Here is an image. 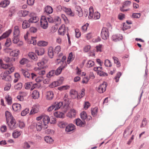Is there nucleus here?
Listing matches in <instances>:
<instances>
[{"instance_id":"1","label":"nucleus","mask_w":149,"mask_h":149,"mask_svg":"<svg viewBox=\"0 0 149 149\" xmlns=\"http://www.w3.org/2000/svg\"><path fill=\"white\" fill-rule=\"evenodd\" d=\"M14 69L15 68L14 67H12L8 70L5 71L2 76V79L6 81L9 80L11 79V77L8 75L14 72Z\"/></svg>"},{"instance_id":"2","label":"nucleus","mask_w":149,"mask_h":149,"mask_svg":"<svg viewBox=\"0 0 149 149\" xmlns=\"http://www.w3.org/2000/svg\"><path fill=\"white\" fill-rule=\"evenodd\" d=\"M40 26L44 29H47L48 26V23L46 17L44 16H42L40 20Z\"/></svg>"},{"instance_id":"3","label":"nucleus","mask_w":149,"mask_h":149,"mask_svg":"<svg viewBox=\"0 0 149 149\" xmlns=\"http://www.w3.org/2000/svg\"><path fill=\"white\" fill-rule=\"evenodd\" d=\"M101 36L102 39L104 40H107L109 38L108 30L106 28H103L102 30Z\"/></svg>"},{"instance_id":"4","label":"nucleus","mask_w":149,"mask_h":149,"mask_svg":"<svg viewBox=\"0 0 149 149\" xmlns=\"http://www.w3.org/2000/svg\"><path fill=\"white\" fill-rule=\"evenodd\" d=\"M7 122L8 127L10 130H13L16 128L17 124H16V121L14 119H10L9 121Z\"/></svg>"},{"instance_id":"5","label":"nucleus","mask_w":149,"mask_h":149,"mask_svg":"<svg viewBox=\"0 0 149 149\" xmlns=\"http://www.w3.org/2000/svg\"><path fill=\"white\" fill-rule=\"evenodd\" d=\"M107 85V83L104 82L102 84H100L97 88H96V90L100 93H102L105 91Z\"/></svg>"},{"instance_id":"6","label":"nucleus","mask_w":149,"mask_h":149,"mask_svg":"<svg viewBox=\"0 0 149 149\" xmlns=\"http://www.w3.org/2000/svg\"><path fill=\"white\" fill-rule=\"evenodd\" d=\"M131 2L129 1H127L125 2H124L123 3L122 7L120 8V10L121 11L123 12H124L130 10V8L124 9V8L129 7L131 5Z\"/></svg>"},{"instance_id":"7","label":"nucleus","mask_w":149,"mask_h":149,"mask_svg":"<svg viewBox=\"0 0 149 149\" xmlns=\"http://www.w3.org/2000/svg\"><path fill=\"white\" fill-rule=\"evenodd\" d=\"M43 122V123L44 127L45 129H47L48 127L47 124L50 121V118L47 115H45L42 116Z\"/></svg>"},{"instance_id":"8","label":"nucleus","mask_w":149,"mask_h":149,"mask_svg":"<svg viewBox=\"0 0 149 149\" xmlns=\"http://www.w3.org/2000/svg\"><path fill=\"white\" fill-rule=\"evenodd\" d=\"M111 39L114 42H116L122 40L123 36L121 34H118L113 35Z\"/></svg>"},{"instance_id":"9","label":"nucleus","mask_w":149,"mask_h":149,"mask_svg":"<svg viewBox=\"0 0 149 149\" xmlns=\"http://www.w3.org/2000/svg\"><path fill=\"white\" fill-rule=\"evenodd\" d=\"M75 127L72 124H70L67 125L65 127V131L69 132L74 130L75 129Z\"/></svg>"},{"instance_id":"10","label":"nucleus","mask_w":149,"mask_h":149,"mask_svg":"<svg viewBox=\"0 0 149 149\" xmlns=\"http://www.w3.org/2000/svg\"><path fill=\"white\" fill-rule=\"evenodd\" d=\"M13 65L12 64H4L2 59H0V68L6 69L9 67L12 66Z\"/></svg>"},{"instance_id":"11","label":"nucleus","mask_w":149,"mask_h":149,"mask_svg":"<svg viewBox=\"0 0 149 149\" xmlns=\"http://www.w3.org/2000/svg\"><path fill=\"white\" fill-rule=\"evenodd\" d=\"M75 10L77 12L76 13L79 17H81L83 16V14L82 10L79 6H75Z\"/></svg>"},{"instance_id":"12","label":"nucleus","mask_w":149,"mask_h":149,"mask_svg":"<svg viewBox=\"0 0 149 149\" xmlns=\"http://www.w3.org/2000/svg\"><path fill=\"white\" fill-rule=\"evenodd\" d=\"M13 109L15 111L19 112L20 111L21 109V105L17 103L13 104L12 106Z\"/></svg>"},{"instance_id":"13","label":"nucleus","mask_w":149,"mask_h":149,"mask_svg":"<svg viewBox=\"0 0 149 149\" xmlns=\"http://www.w3.org/2000/svg\"><path fill=\"white\" fill-rule=\"evenodd\" d=\"M31 75L32 79H35L36 81L37 82H41L43 79V77H38L36 78V75L33 73H32Z\"/></svg>"},{"instance_id":"14","label":"nucleus","mask_w":149,"mask_h":149,"mask_svg":"<svg viewBox=\"0 0 149 149\" xmlns=\"http://www.w3.org/2000/svg\"><path fill=\"white\" fill-rule=\"evenodd\" d=\"M34 125L36 126V127L38 131H40L42 127V123L41 121L37 122L36 123H34Z\"/></svg>"},{"instance_id":"15","label":"nucleus","mask_w":149,"mask_h":149,"mask_svg":"<svg viewBox=\"0 0 149 149\" xmlns=\"http://www.w3.org/2000/svg\"><path fill=\"white\" fill-rule=\"evenodd\" d=\"M75 123L77 126H79L80 127H84L85 124L84 121L82 122L79 118L76 119L75 120Z\"/></svg>"},{"instance_id":"16","label":"nucleus","mask_w":149,"mask_h":149,"mask_svg":"<svg viewBox=\"0 0 149 149\" xmlns=\"http://www.w3.org/2000/svg\"><path fill=\"white\" fill-rule=\"evenodd\" d=\"M63 11L66 13L68 15L70 16H74V14L72 13L71 9L69 8H67L66 7H63Z\"/></svg>"},{"instance_id":"17","label":"nucleus","mask_w":149,"mask_h":149,"mask_svg":"<svg viewBox=\"0 0 149 149\" xmlns=\"http://www.w3.org/2000/svg\"><path fill=\"white\" fill-rule=\"evenodd\" d=\"M130 129V127L129 126L125 129L123 134V136L124 138H127L130 135L129 132Z\"/></svg>"},{"instance_id":"18","label":"nucleus","mask_w":149,"mask_h":149,"mask_svg":"<svg viewBox=\"0 0 149 149\" xmlns=\"http://www.w3.org/2000/svg\"><path fill=\"white\" fill-rule=\"evenodd\" d=\"M30 23L29 20H24L22 24V28L23 29H26L30 27Z\"/></svg>"},{"instance_id":"19","label":"nucleus","mask_w":149,"mask_h":149,"mask_svg":"<svg viewBox=\"0 0 149 149\" xmlns=\"http://www.w3.org/2000/svg\"><path fill=\"white\" fill-rule=\"evenodd\" d=\"M12 30L9 29L7 31L4 33L3 35L0 37V40L3 38H5L8 37L11 33Z\"/></svg>"},{"instance_id":"20","label":"nucleus","mask_w":149,"mask_h":149,"mask_svg":"<svg viewBox=\"0 0 149 149\" xmlns=\"http://www.w3.org/2000/svg\"><path fill=\"white\" fill-rule=\"evenodd\" d=\"M46 99L47 100H52L54 97V94L52 91L47 92L46 95Z\"/></svg>"},{"instance_id":"21","label":"nucleus","mask_w":149,"mask_h":149,"mask_svg":"<svg viewBox=\"0 0 149 149\" xmlns=\"http://www.w3.org/2000/svg\"><path fill=\"white\" fill-rule=\"evenodd\" d=\"M53 11L52 8L50 6H48L45 8V12L47 15L52 13Z\"/></svg>"},{"instance_id":"22","label":"nucleus","mask_w":149,"mask_h":149,"mask_svg":"<svg viewBox=\"0 0 149 149\" xmlns=\"http://www.w3.org/2000/svg\"><path fill=\"white\" fill-rule=\"evenodd\" d=\"M65 26L62 25L59 28L58 30L59 34L63 36L65 33Z\"/></svg>"},{"instance_id":"23","label":"nucleus","mask_w":149,"mask_h":149,"mask_svg":"<svg viewBox=\"0 0 149 149\" xmlns=\"http://www.w3.org/2000/svg\"><path fill=\"white\" fill-rule=\"evenodd\" d=\"M54 104L55 107V110H58L63 105V103L62 102H55Z\"/></svg>"},{"instance_id":"24","label":"nucleus","mask_w":149,"mask_h":149,"mask_svg":"<svg viewBox=\"0 0 149 149\" xmlns=\"http://www.w3.org/2000/svg\"><path fill=\"white\" fill-rule=\"evenodd\" d=\"M28 56L30 58L34 61H36L38 60V57L33 52H31L29 53L28 54Z\"/></svg>"},{"instance_id":"25","label":"nucleus","mask_w":149,"mask_h":149,"mask_svg":"<svg viewBox=\"0 0 149 149\" xmlns=\"http://www.w3.org/2000/svg\"><path fill=\"white\" fill-rule=\"evenodd\" d=\"M5 115L6 118L7 122H8V121H9L10 119H14L10 112L8 111H6Z\"/></svg>"},{"instance_id":"26","label":"nucleus","mask_w":149,"mask_h":149,"mask_svg":"<svg viewBox=\"0 0 149 149\" xmlns=\"http://www.w3.org/2000/svg\"><path fill=\"white\" fill-rule=\"evenodd\" d=\"M19 51L18 49L13 50L10 52V56H17L19 54Z\"/></svg>"},{"instance_id":"27","label":"nucleus","mask_w":149,"mask_h":149,"mask_svg":"<svg viewBox=\"0 0 149 149\" xmlns=\"http://www.w3.org/2000/svg\"><path fill=\"white\" fill-rule=\"evenodd\" d=\"M54 53V52L53 51V48L52 47H50L48 49V54L50 58H53Z\"/></svg>"},{"instance_id":"28","label":"nucleus","mask_w":149,"mask_h":149,"mask_svg":"<svg viewBox=\"0 0 149 149\" xmlns=\"http://www.w3.org/2000/svg\"><path fill=\"white\" fill-rule=\"evenodd\" d=\"M70 95H72V97L73 98H75L77 97L79 98V95L78 94L77 92L74 90H72L70 92Z\"/></svg>"},{"instance_id":"29","label":"nucleus","mask_w":149,"mask_h":149,"mask_svg":"<svg viewBox=\"0 0 149 149\" xmlns=\"http://www.w3.org/2000/svg\"><path fill=\"white\" fill-rule=\"evenodd\" d=\"M9 1H8L4 0L0 3V6L3 8L6 7L9 4Z\"/></svg>"},{"instance_id":"30","label":"nucleus","mask_w":149,"mask_h":149,"mask_svg":"<svg viewBox=\"0 0 149 149\" xmlns=\"http://www.w3.org/2000/svg\"><path fill=\"white\" fill-rule=\"evenodd\" d=\"M22 133L21 131L15 130L13 133V136L15 138H17L21 135Z\"/></svg>"},{"instance_id":"31","label":"nucleus","mask_w":149,"mask_h":149,"mask_svg":"<svg viewBox=\"0 0 149 149\" xmlns=\"http://www.w3.org/2000/svg\"><path fill=\"white\" fill-rule=\"evenodd\" d=\"M55 116L57 118H63L64 117V114L62 112H56L54 113Z\"/></svg>"},{"instance_id":"32","label":"nucleus","mask_w":149,"mask_h":149,"mask_svg":"<svg viewBox=\"0 0 149 149\" xmlns=\"http://www.w3.org/2000/svg\"><path fill=\"white\" fill-rule=\"evenodd\" d=\"M20 31L19 27L18 26H15L14 27L13 31V35L19 36Z\"/></svg>"},{"instance_id":"33","label":"nucleus","mask_w":149,"mask_h":149,"mask_svg":"<svg viewBox=\"0 0 149 149\" xmlns=\"http://www.w3.org/2000/svg\"><path fill=\"white\" fill-rule=\"evenodd\" d=\"M38 18L36 16H33L30 18L29 21L30 23H36L38 21Z\"/></svg>"},{"instance_id":"34","label":"nucleus","mask_w":149,"mask_h":149,"mask_svg":"<svg viewBox=\"0 0 149 149\" xmlns=\"http://www.w3.org/2000/svg\"><path fill=\"white\" fill-rule=\"evenodd\" d=\"M44 139L45 141L49 144L52 143L54 141L53 139L50 136H46L45 137Z\"/></svg>"},{"instance_id":"35","label":"nucleus","mask_w":149,"mask_h":149,"mask_svg":"<svg viewBox=\"0 0 149 149\" xmlns=\"http://www.w3.org/2000/svg\"><path fill=\"white\" fill-rule=\"evenodd\" d=\"M65 67V66H61L59 67L56 70V71H55V74L56 75H58L60 74L62 70Z\"/></svg>"},{"instance_id":"36","label":"nucleus","mask_w":149,"mask_h":149,"mask_svg":"<svg viewBox=\"0 0 149 149\" xmlns=\"http://www.w3.org/2000/svg\"><path fill=\"white\" fill-rule=\"evenodd\" d=\"M5 98L9 105H10L12 104V98L9 95H7L5 96Z\"/></svg>"},{"instance_id":"37","label":"nucleus","mask_w":149,"mask_h":149,"mask_svg":"<svg viewBox=\"0 0 149 149\" xmlns=\"http://www.w3.org/2000/svg\"><path fill=\"white\" fill-rule=\"evenodd\" d=\"M74 56H73V53L72 52H70L68 57V58L67 60V63L69 64L71 61H72L74 58Z\"/></svg>"},{"instance_id":"38","label":"nucleus","mask_w":149,"mask_h":149,"mask_svg":"<svg viewBox=\"0 0 149 149\" xmlns=\"http://www.w3.org/2000/svg\"><path fill=\"white\" fill-rule=\"evenodd\" d=\"M93 10L92 7H91L89 9V15L88 18L90 19L93 18Z\"/></svg>"},{"instance_id":"39","label":"nucleus","mask_w":149,"mask_h":149,"mask_svg":"<svg viewBox=\"0 0 149 149\" xmlns=\"http://www.w3.org/2000/svg\"><path fill=\"white\" fill-rule=\"evenodd\" d=\"M39 93L37 91L35 90L33 92L32 95L33 99H36L39 97Z\"/></svg>"},{"instance_id":"40","label":"nucleus","mask_w":149,"mask_h":149,"mask_svg":"<svg viewBox=\"0 0 149 149\" xmlns=\"http://www.w3.org/2000/svg\"><path fill=\"white\" fill-rule=\"evenodd\" d=\"M114 60V63L116 64V66L117 67H119L120 66V62L118 59L116 57L114 56L113 57Z\"/></svg>"},{"instance_id":"41","label":"nucleus","mask_w":149,"mask_h":149,"mask_svg":"<svg viewBox=\"0 0 149 149\" xmlns=\"http://www.w3.org/2000/svg\"><path fill=\"white\" fill-rule=\"evenodd\" d=\"M55 74V70H52L49 71L47 75V77L48 78H50L54 76Z\"/></svg>"},{"instance_id":"42","label":"nucleus","mask_w":149,"mask_h":149,"mask_svg":"<svg viewBox=\"0 0 149 149\" xmlns=\"http://www.w3.org/2000/svg\"><path fill=\"white\" fill-rule=\"evenodd\" d=\"M21 71L23 75L25 77L29 78L30 76L29 73L27 71L24 70L22 69Z\"/></svg>"},{"instance_id":"43","label":"nucleus","mask_w":149,"mask_h":149,"mask_svg":"<svg viewBox=\"0 0 149 149\" xmlns=\"http://www.w3.org/2000/svg\"><path fill=\"white\" fill-rule=\"evenodd\" d=\"M19 36L13 35L12 39V41L14 43H17L19 42Z\"/></svg>"},{"instance_id":"44","label":"nucleus","mask_w":149,"mask_h":149,"mask_svg":"<svg viewBox=\"0 0 149 149\" xmlns=\"http://www.w3.org/2000/svg\"><path fill=\"white\" fill-rule=\"evenodd\" d=\"M37 45L39 46H45L48 45V42H47L42 41L38 42Z\"/></svg>"},{"instance_id":"45","label":"nucleus","mask_w":149,"mask_h":149,"mask_svg":"<svg viewBox=\"0 0 149 149\" xmlns=\"http://www.w3.org/2000/svg\"><path fill=\"white\" fill-rule=\"evenodd\" d=\"M70 88V86H63L58 87V89L60 91H62L63 90L69 89Z\"/></svg>"},{"instance_id":"46","label":"nucleus","mask_w":149,"mask_h":149,"mask_svg":"<svg viewBox=\"0 0 149 149\" xmlns=\"http://www.w3.org/2000/svg\"><path fill=\"white\" fill-rule=\"evenodd\" d=\"M44 53V50L43 49H39L36 50V53L38 56L43 55Z\"/></svg>"},{"instance_id":"47","label":"nucleus","mask_w":149,"mask_h":149,"mask_svg":"<svg viewBox=\"0 0 149 149\" xmlns=\"http://www.w3.org/2000/svg\"><path fill=\"white\" fill-rule=\"evenodd\" d=\"M94 65V62L92 60H89L88 61L86 66L87 68H90L93 67Z\"/></svg>"},{"instance_id":"48","label":"nucleus","mask_w":149,"mask_h":149,"mask_svg":"<svg viewBox=\"0 0 149 149\" xmlns=\"http://www.w3.org/2000/svg\"><path fill=\"white\" fill-rule=\"evenodd\" d=\"M80 116L82 120H84L87 118L86 113L85 111H83L81 113Z\"/></svg>"},{"instance_id":"49","label":"nucleus","mask_w":149,"mask_h":149,"mask_svg":"<svg viewBox=\"0 0 149 149\" xmlns=\"http://www.w3.org/2000/svg\"><path fill=\"white\" fill-rule=\"evenodd\" d=\"M91 111L92 115L95 116L96 115V113L98 111V109L96 107L92 109Z\"/></svg>"},{"instance_id":"50","label":"nucleus","mask_w":149,"mask_h":149,"mask_svg":"<svg viewBox=\"0 0 149 149\" xmlns=\"http://www.w3.org/2000/svg\"><path fill=\"white\" fill-rule=\"evenodd\" d=\"M67 124V123L65 122H61L58 124V126L61 128H64L66 126Z\"/></svg>"},{"instance_id":"51","label":"nucleus","mask_w":149,"mask_h":149,"mask_svg":"<svg viewBox=\"0 0 149 149\" xmlns=\"http://www.w3.org/2000/svg\"><path fill=\"white\" fill-rule=\"evenodd\" d=\"M33 84L31 82H28L25 84V88L26 89H29L30 88Z\"/></svg>"},{"instance_id":"52","label":"nucleus","mask_w":149,"mask_h":149,"mask_svg":"<svg viewBox=\"0 0 149 149\" xmlns=\"http://www.w3.org/2000/svg\"><path fill=\"white\" fill-rule=\"evenodd\" d=\"M61 47L60 46L58 45L56 46L54 52L57 54L61 51Z\"/></svg>"},{"instance_id":"53","label":"nucleus","mask_w":149,"mask_h":149,"mask_svg":"<svg viewBox=\"0 0 149 149\" xmlns=\"http://www.w3.org/2000/svg\"><path fill=\"white\" fill-rule=\"evenodd\" d=\"M29 11L27 10H21L19 12V13L22 14V16L25 17L26 16L28 13Z\"/></svg>"},{"instance_id":"54","label":"nucleus","mask_w":149,"mask_h":149,"mask_svg":"<svg viewBox=\"0 0 149 149\" xmlns=\"http://www.w3.org/2000/svg\"><path fill=\"white\" fill-rule=\"evenodd\" d=\"M104 65L106 66L107 67H110L112 66V64L110 61L108 59L105 60Z\"/></svg>"},{"instance_id":"55","label":"nucleus","mask_w":149,"mask_h":149,"mask_svg":"<svg viewBox=\"0 0 149 149\" xmlns=\"http://www.w3.org/2000/svg\"><path fill=\"white\" fill-rule=\"evenodd\" d=\"M39 111V109L37 107L33 108L31 110V112L30 113V114H34L38 112Z\"/></svg>"},{"instance_id":"56","label":"nucleus","mask_w":149,"mask_h":149,"mask_svg":"<svg viewBox=\"0 0 149 149\" xmlns=\"http://www.w3.org/2000/svg\"><path fill=\"white\" fill-rule=\"evenodd\" d=\"M121 75V73L120 72H118L117 73L116 76L115 77L114 79L116 82L118 81L119 78Z\"/></svg>"},{"instance_id":"57","label":"nucleus","mask_w":149,"mask_h":149,"mask_svg":"<svg viewBox=\"0 0 149 149\" xmlns=\"http://www.w3.org/2000/svg\"><path fill=\"white\" fill-rule=\"evenodd\" d=\"M22 83H18L15 86V88L17 90H20L22 87Z\"/></svg>"},{"instance_id":"58","label":"nucleus","mask_w":149,"mask_h":149,"mask_svg":"<svg viewBox=\"0 0 149 149\" xmlns=\"http://www.w3.org/2000/svg\"><path fill=\"white\" fill-rule=\"evenodd\" d=\"M29 110L28 108H26L23 110L21 113L22 116H25L27 113H29Z\"/></svg>"},{"instance_id":"59","label":"nucleus","mask_w":149,"mask_h":149,"mask_svg":"<svg viewBox=\"0 0 149 149\" xmlns=\"http://www.w3.org/2000/svg\"><path fill=\"white\" fill-rule=\"evenodd\" d=\"M100 16V14L98 12H95L94 13L93 19L96 20L99 19Z\"/></svg>"},{"instance_id":"60","label":"nucleus","mask_w":149,"mask_h":149,"mask_svg":"<svg viewBox=\"0 0 149 149\" xmlns=\"http://www.w3.org/2000/svg\"><path fill=\"white\" fill-rule=\"evenodd\" d=\"M141 16L140 13H133L132 15V17L133 18H139Z\"/></svg>"},{"instance_id":"61","label":"nucleus","mask_w":149,"mask_h":149,"mask_svg":"<svg viewBox=\"0 0 149 149\" xmlns=\"http://www.w3.org/2000/svg\"><path fill=\"white\" fill-rule=\"evenodd\" d=\"M11 42L10 38L7 39L5 43V45L7 47H9L11 44Z\"/></svg>"},{"instance_id":"62","label":"nucleus","mask_w":149,"mask_h":149,"mask_svg":"<svg viewBox=\"0 0 149 149\" xmlns=\"http://www.w3.org/2000/svg\"><path fill=\"white\" fill-rule=\"evenodd\" d=\"M11 87V84L10 83H7L4 88V90L5 91H8L10 89Z\"/></svg>"},{"instance_id":"63","label":"nucleus","mask_w":149,"mask_h":149,"mask_svg":"<svg viewBox=\"0 0 149 149\" xmlns=\"http://www.w3.org/2000/svg\"><path fill=\"white\" fill-rule=\"evenodd\" d=\"M75 36L76 38H78L81 36V33L79 32V29H77L75 30Z\"/></svg>"},{"instance_id":"64","label":"nucleus","mask_w":149,"mask_h":149,"mask_svg":"<svg viewBox=\"0 0 149 149\" xmlns=\"http://www.w3.org/2000/svg\"><path fill=\"white\" fill-rule=\"evenodd\" d=\"M28 61L25 58H22L19 61V63L21 65H24L26 64Z\"/></svg>"}]
</instances>
